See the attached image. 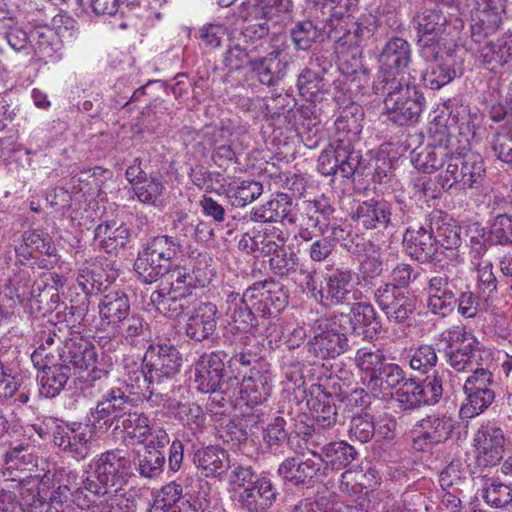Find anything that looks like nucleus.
Returning <instances> with one entry per match:
<instances>
[{
  "mask_svg": "<svg viewBox=\"0 0 512 512\" xmlns=\"http://www.w3.org/2000/svg\"><path fill=\"white\" fill-rule=\"evenodd\" d=\"M193 462L206 477L222 478L231 467L229 453L219 446H207L197 450Z\"/></svg>",
  "mask_w": 512,
  "mask_h": 512,
  "instance_id": "f704fd0d",
  "label": "nucleus"
},
{
  "mask_svg": "<svg viewBox=\"0 0 512 512\" xmlns=\"http://www.w3.org/2000/svg\"><path fill=\"white\" fill-rule=\"evenodd\" d=\"M134 196L143 204L159 207L165 201L166 187L159 177L151 176L135 184Z\"/></svg>",
  "mask_w": 512,
  "mask_h": 512,
  "instance_id": "864d4df0",
  "label": "nucleus"
},
{
  "mask_svg": "<svg viewBox=\"0 0 512 512\" xmlns=\"http://www.w3.org/2000/svg\"><path fill=\"white\" fill-rule=\"evenodd\" d=\"M348 317L353 332L357 335H363L364 339L373 340L381 332L380 317L369 303H354Z\"/></svg>",
  "mask_w": 512,
  "mask_h": 512,
  "instance_id": "473e14b6",
  "label": "nucleus"
},
{
  "mask_svg": "<svg viewBox=\"0 0 512 512\" xmlns=\"http://www.w3.org/2000/svg\"><path fill=\"white\" fill-rule=\"evenodd\" d=\"M247 300L259 317L269 318L279 314L287 305L288 296L282 285L274 280L255 282L247 289Z\"/></svg>",
  "mask_w": 512,
  "mask_h": 512,
  "instance_id": "aec40b11",
  "label": "nucleus"
},
{
  "mask_svg": "<svg viewBox=\"0 0 512 512\" xmlns=\"http://www.w3.org/2000/svg\"><path fill=\"white\" fill-rule=\"evenodd\" d=\"M169 267L168 264L154 258L144 250L139 252L134 263V270L138 278L145 284H152L159 278L164 277Z\"/></svg>",
  "mask_w": 512,
  "mask_h": 512,
  "instance_id": "5fc2aeb1",
  "label": "nucleus"
},
{
  "mask_svg": "<svg viewBox=\"0 0 512 512\" xmlns=\"http://www.w3.org/2000/svg\"><path fill=\"white\" fill-rule=\"evenodd\" d=\"M290 211V197L285 193H278L266 203L253 208L250 212V220L260 223L279 222L289 218Z\"/></svg>",
  "mask_w": 512,
  "mask_h": 512,
  "instance_id": "49530a36",
  "label": "nucleus"
},
{
  "mask_svg": "<svg viewBox=\"0 0 512 512\" xmlns=\"http://www.w3.org/2000/svg\"><path fill=\"white\" fill-rule=\"evenodd\" d=\"M352 219L367 230L388 228L392 222V207L385 201H363L356 207Z\"/></svg>",
  "mask_w": 512,
  "mask_h": 512,
  "instance_id": "7c9ffc66",
  "label": "nucleus"
},
{
  "mask_svg": "<svg viewBox=\"0 0 512 512\" xmlns=\"http://www.w3.org/2000/svg\"><path fill=\"white\" fill-rule=\"evenodd\" d=\"M386 361L380 349L373 350L367 347L358 349L355 354V363L361 372L362 383L366 385L367 379L373 377Z\"/></svg>",
  "mask_w": 512,
  "mask_h": 512,
  "instance_id": "bf43d9fd",
  "label": "nucleus"
},
{
  "mask_svg": "<svg viewBox=\"0 0 512 512\" xmlns=\"http://www.w3.org/2000/svg\"><path fill=\"white\" fill-rule=\"evenodd\" d=\"M405 252L419 262H428L433 259L437 247L433 237V226L426 229L424 226L408 227L403 236Z\"/></svg>",
  "mask_w": 512,
  "mask_h": 512,
  "instance_id": "c756f323",
  "label": "nucleus"
},
{
  "mask_svg": "<svg viewBox=\"0 0 512 512\" xmlns=\"http://www.w3.org/2000/svg\"><path fill=\"white\" fill-rule=\"evenodd\" d=\"M452 376V372L444 369L436 371L434 375L427 376L423 381L418 382L419 392L423 405H434L441 399L444 388L443 380Z\"/></svg>",
  "mask_w": 512,
  "mask_h": 512,
  "instance_id": "0e129e2a",
  "label": "nucleus"
},
{
  "mask_svg": "<svg viewBox=\"0 0 512 512\" xmlns=\"http://www.w3.org/2000/svg\"><path fill=\"white\" fill-rule=\"evenodd\" d=\"M478 61L486 69L496 72L512 59V34H504L476 51Z\"/></svg>",
  "mask_w": 512,
  "mask_h": 512,
  "instance_id": "e433bc0d",
  "label": "nucleus"
},
{
  "mask_svg": "<svg viewBox=\"0 0 512 512\" xmlns=\"http://www.w3.org/2000/svg\"><path fill=\"white\" fill-rule=\"evenodd\" d=\"M352 273L348 269L336 268L325 276L324 305L351 304L360 292L354 289Z\"/></svg>",
  "mask_w": 512,
  "mask_h": 512,
  "instance_id": "bb28decb",
  "label": "nucleus"
},
{
  "mask_svg": "<svg viewBox=\"0 0 512 512\" xmlns=\"http://www.w3.org/2000/svg\"><path fill=\"white\" fill-rule=\"evenodd\" d=\"M459 280L447 273L432 275L427 282V309L439 318L450 316L456 307Z\"/></svg>",
  "mask_w": 512,
  "mask_h": 512,
  "instance_id": "f3484780",
  "label": "nucleus"
},
{
  "mask_svg": "<svg viewBox=\"0 0 512 512\" xmlns=\"http://www.w3.org/2000/svg\"><path fill=\"white\" fill-rule=\"evenodd\" d=\"M161 284L176 293L187 296L189 299L192 298L193 290L196 289L190 276V269L182 266L173 268L170 266Z\"/></svg>",
  "mask_w": 512,
  "mask_h": 512,
  "instance_id": "680f3d73",
  "label": "nucleus"
},
{
  "mask_svg": "<svg viewBox=\"0 0 512 512\" xmlns=\"http://www.w3.org/2000/svg\"><path fill=\"white\" fill-rule=\"evenodd\" d=\"M98 315L102 326L111 329L113 337L132 343L144 335V319L131 312L129 296L122 290H113L104 294L98 303Z\"/></svg>",
  "mask_w": 512,
  "mask_h": 512,
  "instance_id": "f03ea898",
  "label": "nucleus"
},
{
  "mask_svg": "<svg viewBox=\"0 0 512 512\" xmlns=\"http://www.w3.org/2000/svg\"><path fill=\"white\" fill-rule=\"evenodd\" d=\"M143 363L151 375L156 378L157 384L164 378H172L181 367L182 357L178 349L167 343L150 345L147 349Z\"/></svg>",
  "mask_w": 512,
  "mask_h": 512,
  "instance_id": "5701e85b",
  "label": "nucleus"
},
{
  "mask_svg": "<svg viewBox=\"0 0 512 512\" xmlns=\"http://www.w3.org/2000/svg\"><path fill=\"white\" fill-rule=\"evenodd\" d=\"M450 152L447 145H427L417 148L411 153V163L415 169L426 174H432L448 164Z\"/></svg>",
  "mask_w": 512,
  "mask_h": 512,
  "instance_id": "79ce46f5",
  "label": "nucleus"
},
{
  "mask_svg": "<svg viewBox=\"0 0 512 512\" xmlns=\"http://www.w3.org/2000/svg\"><path fill=\"white\" fill-rule=\"evenodd\" d=\"M334 211L326 199L306 201L290 215L288 222L297 229L296 237L308 242L329 229Z\"/></svg>",
  "mask_w": 512,
  "mask_h": 512,
  "instance_id": "9b49d317",
  "label": "nucleus"
},
{
  "mask_svg": "<svg viewBox=\"0 0 512 512\" xmlns=\"http://www.w3.org/2000/svg\"><path fill=\"white\" fill-rule=\"evenodd\" d=\"M285 239L282 232L274 230L271 232L252 231L242 235L238 247L241 251L260 257L270 255L283 247Z\"/></svg>",
  "mask_w": 512,
  "mask_h": 512,
  "instance_id": "72a5a7b5",
  "label": "nucleus"
},
{
  "mask_svg": "<svg viewBox=\"0 0 512 512\" xmlns=\"http://www.w3.org/2000/svg\"><path fill=\"white\" fill-rule=\"evenodd\" d=\"M292 64V57L285 49H275L264 57L254 58L251 68L261 84L275 86L282 81Z\"/></svg>",
  "mask_w": 512,
  "mask_h": 512,
  "instance_id": "393cba45",
  "label": "nucleus"
},
{
  "mask_svg": "<svg viewBox=\"0 0 512 512\" xmlns=\"http://www.w3.org/2000/svg\"><path fill=\"white\" fill-rule=\"evenodd\" d=\"M28 266L14 273L4 285L5 295L10 299H16L23 303L29 301L34 295L33 280L31 278L32 267Z\"/></svg>",
  "mask_w": 512,
  "mask_h": 512,
  "instance_id": "603ef678",
  "label": "nucleus"
},
{
  "mask_svg": "<svg viewBox=\"0 0 512 512\" xmlns=\"http://www.w3.org/2000/svg\"><path fill=\"white\" fill-rule=\"evenodd\" d=\"M165 456L158 449H145L141 454L138 453L134 460V468L138 474L147 479H153L160 476L164 470Z\"/></svg>",
  "mask_w": 512,
  "mask_h": 512,
  "instance_id": "13d9d810",
  "label": "nucleus"
},
{
  "mask_svg": "<svg viewBox=\"0 0 512 512\" xmlns=\"http://www.w3.org/2000/svg\"><path fill=\"white\" fill-rule=\"evenodd\" d=\"M411 63V44L401 37L390 38L378 55L379 66L372 84V91L382 92L386 85L415 80L409 72Z\"/></svg>",
  "mask_w": 512,
  "mask_h": 512,
  "instance_id": "39448f33",
  "label": "nucleus"
},
{
  "mask_svg": "<svg viewBox=\"0 0 512 512\" xmlns=\"http://www.w3.org/2000/svg\"><path fill=\"white\" fill-rule=\"evenodd\" d=\"M129 236V229L124 224L117 225L115 221L101 223L94 230V239L106 253H113L117 248L124 247Z\"/></svg>",
  "mask_w": 512,
  "mask_h": 512,
  "instance_id": "de8ad7c7",
  "label": "nucleus"
},
{
  "mask_svg": "<svg viewBox=\"0 0 512 512\" xmlns=\"http://www.w3.org/2000/svg\"><path fill=\"white\" fill-rule=\"evenodd\" d=\"M316 424L324 429L331 428L337 421V410L332 396L321 385H313L307 398Z\"/></svg>",
  "mask_w": 512,
  "mask_h": 512,
  "instance_id": "58836bf2",
  "label": "nucleus"
},
{
  "mask_svg": "<svg viewBox=\"0 0 512 512\" xmlns=\"http://www.w3.org/2000/svg\"><path fill=\"white\" fill-rule=\"evenodd\" d=\"M46 365H34L41 370L39 378V393L45 398H54L64 389L69 377L70 367L57 359Z\"/></svg>",
  "mask_w": 512,
  "mask_h": 512,
  "instance_id": "c9c22d12",
  "label": "nucleus"
},
{
  "mask_svg": "<svg viewBox=\"0 0 512 512\" xmlns=\"http://www.w3.org/2000/svg\"><path fill=\"white\" fill-rule=\"evenodd\" d=\"M414 81L389 84L382 92H373L375 95L384 96L387 118L398 126L415 124L423 112L425 97Z\"/></svg>",
  "mask_w": 512,
  "mask_h": 512,
  "instance_id": "20e7f679",
  "label": "nucleus"
},
{
  "mask_svg": "<svg viewBox=\"0 0 512 512\" xmlns=\"http://www.w3.org/2000/svg\"><path fill=\"white\" fill-rule=\"evenodd\" d=\"M83 490V487L71 491L68 486H58L51 492L50 506L57 512H66L72 504L80 509H89L96 501L85 495Z\"/></svg>",
  "mask_w": 512,
  "mask_h": 512,
  "instance_id": "8fccbe9b",
  "label": "nucleus"
},
{
  "mask_svg": "<svg viewBox=\"0 0 512 512\" xmlns=\"http://www.w3.org/2000/svg\"><path fill=\"white\" fill-rule=\"evenodd\" d=\"M271 254L269 267L275 275L291 278L297 275L300 259L292 250H286L283 246Z\"/></svg>",
  "mask_w": 512,
  "mask_h": 512,
  "instance_id": "e2e57ef3",
  "label": "nucleus"
},
{
  "mask_svg": "<svg viewBox=\"0 0 512 512\" xmlns=\"http://www.w3.org/2000/svg\"><path fill=\"white\" fill-rule=\"evenodd\" d=\"M98 428L93 423H73L58 430L53 441L62 452L77 461L86 459L97 441Z\"/></svg>",
  "mask_w": 512,
  "mask_h": 512,
  "instance_id": "dca6fc26",
  "label": "nucleus"
},
{
  "mask_svg": "<svg viewBox=\"0 0 512 512\" xmlns=\"http://www.w3.org/2000/svg\"><path fill=\"white\" fill-rule=\"evenodd\" d=\"M296 455L285 459L278 468L279 476L293 485H308L317 477L320 472V462L317 458L307 457V454L302 452L300 445L295 448Z\"/></svg>",
  "mask_w": 512,
  "mask_h": 512,
  "instance_id": "b1692460",
  "label": "nucleus"
},
{
  "mask_svg": "<svg viewBox=\"0 0 512 512\" xmlns=\"http://www.w3.org/2000/svg\"><path fill=\"white\" fill-rule=\"evenodd\" d=\"M468 7L469 0H441L434 8L424 9L413 19L417 37H440L448 24L456 30L462 29V16Z\"/></svg>",
  "mask_w": 512,
  "mask_h": 512,
  "instance_id": "0eeeda50",
  "label": "nucleus"
},
{
  "mask_svg": "<svg viewBox=\"0 0 512 512\" xmlns=\"http://www.w3.org/2000/svg\"><path fill=\"white\" fill-rule=\"evenodd\" d=\"M97 359L95 347L81 337L65 340L58 350V361L70 368L87 370L92 367Z\"/></svg>",
  "mask_w": 512,
  "mask_h": 512,
  "instance_id": "c85d7f7f",
  "label": "nucleus"
},
{
  "mask_svg": "<svg viewBox=\"0 0 512 512\" xmlns=\"http://www.w3.org/2000/svg\"><path fill=\"white\" fill-rule=\"evenodd\" d=\"M356 143H335L338 175L342 178L352 177L358 169L362 155L355 149Z\"/></svg>",
  "mask_w": 512,
  "mask_h": 512,
  "instance_id": "4d7b16f0",
  "label": "nucleus"
},
{
  "mask_svg": "<svg viewBox=\"0 0 512 512\" xmlns=\"http://www.w3.org/2000/svg\"><path fill=\"white\" fill-rule=\"evenodd\" d=\"M90 472L82 475L83 489L96 498L120 492L132 475L131 461L117 450H109L92 458Z\"/></svg>",
  "mask_w": 512,
  "mask_h": 512,
  "instance_id": "f257e3e1",
  "label": "nucleus"
},
{
  "mask_svg": "<svg viewBox=\"0 0 512 512\" xmlns=\"http://www.w3.org/2000/svg\"><path fill=\"white\" fill-rule=\"evenodd\" d=\"M448 365L457 372H471L484 368L491 353L465 326L453 325L440 334Z\"/></svg>",
  "mask_w": 512,
  "mask_h": 512,
  "instance_id": "7ed1b4c3",
  "label": "nucleus"
},
{
  "mask_svg": "<svg viewBox=\"0 0 512 512\" xmlns=\"http://www.w3.org/2000/svg\"><path fill=\"white\" fill-rule=\"evenodd\" d=\"M150 303L164 316L177 318L189 306L190 299L161 284L158 290L151 293Z\"/></svg>",
  "mask_w": 512,
  "mask_h": 512,
  "instance_id": "a18cd8bd",
  "label": "nucleus"
},
{
  "mask_svg": "<svg viewBox=\"0 0 512 512\" xmlns=\"http://www.w3.org/2000/svg\"><path fill=\"white\" fill-rule=\"evenodd\" d=\"M336 318H319L312 325L313 336L306 343L311 356L321 360L334 359L348 349V338L336 328Z\"/></svg>",
  "mask_w": 512,
  "mask_h": 512,
  "instance_id": "f8f14e48",
  "label": "nucleus"
},
{
  "mask_svg": "<svg viewBox=\"0 0 512 512\" xmlns=\"http://www.w3.org/2000/svg\"><path fill=\"white\" fill-rule=\"evenodd\" d=\"M375 27L356 21L343 23V28L335 26L327 31L328 37L342 46H359L362 41L369 39L374 34Z\"/></svg>",
  "mask_w": 512,
  "mask_h": 512,
  "instance_id": "09e8293b",
  "label": "nucleus"
},
{
  "mask_svg": "<svg viewBox=\"0 0 512 512\" xmlns=\"http://www.w3.org/2000/svg\"><path fill=\"white\" fill-rule=\"evenodd\" d=\"M307 7L313 15L325 23L327 31L335 26L343 28L348 18L357 8L359 0H307Z\"/></svg>",
  "mask_w": 512,
  "mask_h": 512,
  "instance_id": "a878e982",
  "label": "nucleus"
},
{
  "mask_svg": "<svg viewBox=\"0 0 512 512\" xmlns=\"http://www.w3.org/2000/svg\"><path fill=\"white\" fill-rule=\"evenodd\" d=\"M274 375L269 364H260L250 368L242 381L237 376L229 377L223 387L224 397L228 401H241L248 406L265 403L272 392Z\"/></svg>",
  "mask_w": 512,
  "mask_h": 512,
  "instance_id": "423d86ee",
  "label": "nucleus"
},
{
  "mask_svg": "<svg viewBox=\"0 0 512 512\" xmlns=\"http://www.w3.org/2000/svg\"><path fill=\"white\" fill-rule=\"evenodd\" d=\"M440 178L444 190H449L454 185L464 189H478L485 178L484 161L480 155L476 154L464 156L453 154Z\"/></svg>",
  "mask_w": 512,
  "mask_h": 512,
  "instance_id": "ddd939ff",
  "label": "nucleus"
},
{
  "mask_svg": "<svg viewBox=\"0 0 512 512\" xmlns=\"http://www.w3.org/2000/svg\"><path fill=\"white\" fill-rule=\"evenodd\" d=\"M430 226H433V237L435 244L447 250L458 249L461 244V228L451 219H432Z\"/></svg>",
  "mask_w": 512,
  "mask_h": 512,
  "instance_id": "6e6d98bb",
  "label": "nucleus"
},
{
  "mask_svg": "<svg viewBox=\"0 0 512 512\" xmlns=\"http://www.w3.org/2000/svg\"><path fill=\"white\" fill-rule=\"evenodd\" d=\"M99 504L93 503L92 512H136V501L133 497H125L119 492L101 496Z\"/></svg>",
  "mask_w": 512,
  "mask_h": 512,
  "instance_id": "338daca9",
  "label": "nucleus"
},
{
  "mask_svg": "<svg viewBox=\"0 0 512 512\" xmlns=\"http://www.w3.org/2000/svg\"><path fill=\"white\" fill-rule=\"evenodd\" d=\"M130 406H133L132 400L122 388H110L96 405L90 408L87 418L100 431L106 432L111 427L120 429L119 423L128 413Z\"/></svg>",
  "mask_w": 512,
  "mask_h": 512,
  "instance_id": "4468645a",
  "label": "nucleus"
},
{
  "mask_svg": "<svg viewBox=\"0 0 512 512\" xmlns=\"http://www.w3.org/2000/svg\"><path fill=\"white\" fill-rule=\"evenodd\" d=\"M217 327V307L211 302L200 303L186 322V335L195 341L209 339Z\"/></svg>",
  "mask_w": 512,
  "mask_h": 512,
  "instance_id": "2f4dec72",
  "label": "nucleus"
},
{
  "mask_svg": "<svg viewBox=\"0 0 512 512\" xmlns=\"http://www.w3.org/2000/svg\"><path fill=\"white\" fill-rule=\"evenodd\" d=\"M506 437L495 420H482L474 435L473 446L478 466L494 467L500 463L505 451Z\"/></svg>",
  "mask_w": 512,
  "mask_h": 512,
  "instance_id": "2eb2a0df",
  "label": "nucleus"
},
{
  "mask_svg": "<svg viewBox=\"0 0 512 512\" xmlns=\"http://www.w3.org/2000/svg\"><path fill=\"white\" fill-rule=\"evenodd\" d=\"M505 0H479L472 13L471 39L481 44L487 37L496 33L502 23Z\"/></svg>",
  "mask_w": 512,
  "mask_h": 512,
  "instance_id": "4be33fe9",
  "label": "nucleus"
},
{
  "mask_svg": "<svg viewBox=\"0 0 512 512\" xmlns=\"http://www.w3.org/2000/svg\"><path fill=\"white\" fill-rule=\"evenodd\" d=\"M494 385L493 373L487 368L476 369L468 375L462 386L464 400L459 409L460 419H472L484 413L495 400Z\"/></svg>",
  "mask_w": 512,
  "mask_h": 512,
  "instance_id": "1a4fd4ad",
  "label": "nucleus"
},
{
  "mask_svg": "<svg viewBox=\"0 0 512 512\" xmlns=\"http://www.w3.org/2000/svg\"><path fill=\"white\" fill-rule=\"evenodd\" d=\"M14 251L17 261L22 265L37 264L47 269L57 262L53 240L41 229L25 230L17 240H14Z\"/></svg>",
  "mask_w": 512,
  "mask_h": 512,
  "instance_id": "9d476101",
  "label": "nucleus"
},
{
  "mask_svg": "<svg viewBox=\"0 0 512 512\" xmlns=\"http://www.w3.org/2000/svg\"><path fill=\"white\" fill-rule=\"evenodd\" d=\"M232 206L244 207L263 194V185L258 181H234L225 190Z\"/></svg>",
  "mask_w": 512,
  "mask_h": 512,
  "instance_id": "3c124183",
  "label": "nucleus"
},
{
  "mask_svg": "<svg viewBox=\"0 0 512 512\" xmlns=\"http://www.w3.org/2000/svg\"><path fill=\"white\" fill-rule=\"evenodd\" d=\"M278 492L272 481L261 477L238 495L239 506L247 512H266L276 502Z\"/></svg>",
  "mask_w": 512,
  "mask_h": 512,
  "instance_id": "cd10ccee",
  "label": "nucleus"
},
{
  "mask_svg": "<svg viewBox=\"0 0 512 512\" xmlns=\"http://www.w3.org/2000/svg\"><path fill=\"white\" fill-rule=\"evenodd\" d=\"M247 24L243 27L245 41H256L266 37L270 23L278 24L289 18L291 0H249Z\"/></svg>",
  "mask_w": 512,
  "mask_h": 512,
  "instance_id": "6e6552de",
  "label": "nucleus"
},
{
  "mask_svg": "<svg viewBox=\"0 0 512 512\" xmlns=\"http://www.w3.org/2000/svg\"><path fill=\"white\" fill-rule=\"evenodd\" d=\"M114 278V273L105 271L101 260H90L79 268L77 283L85 294H93L106 288Z\"/></svg>",
  "mask_w": 512,
  "mask_h": 512,
  "instance_id": "37998d69",
  "label": "nucleus"
},
{
  "mask_svg": "<svg viewBox=\"0 0 512 512\" xmlns=\"http://www.w3.org/2000/svg\"><path fill=\"white\" fill-rule=\"evenodd\" d=\"M310 454L317 458L320 462V468L325 464V468H331L332 470H342L350 465L357 457L356 449L347 443L346 441H336L326 444L322 448L321 453H316L310 450Z\"/></svg>",
  "mask_w": 512,
  "mask_h": 512,
  "instance_id": "a19ab883",
  "label": "nucleus"
},
{
  "mask_svg": "<svg viewBox=\"0 0 512 512\" xmlns=\"http://www.w3.org/2000/svg\"><path fill=\"white\" fill-rule=\"evenodd\" d=\"M404 380V371L397 364L386 361L373 377L367 379L365 386L375 396L387 398L394 394V390H397Z\"/></svg>",
  "mask_w": 512,
  "mask_h": 512,
  "instance_id": "4c0bfd02",
  "label": "nucleus"
},
{
  "mask_svg": "<svg viewBox=\"0 0 512 512\" xmlns=\"http://www.w3.org/2000/svg\"><path fill=\"white\" fill-rule=\"evenodd\" d=\"M120 428H123L128 435L135 438L139 443L145 442L146 433H148L150 421L143 413L132 411V406L128 413L120 421Z\"/></svg>",
  "mask_w": 512,
  "mask_h": 512,
  "instance_id": "69168bd1",
  "label": "nucleus"
},
{
  "mask_svg": "<svg viewBox=\"0 0 512 512\" xmlns=\"http://www.w3.org/2000/svg\"><path fill=\"white\" fill-rule=\"evenodd\" d=\"M487 241L492 245L512 244V216H496L490 225Z\"/></svg>",
  "mask_w": 512,
  "mask_h": 512,
  "instance_id": "774afa93",
  "label": "nucleus"
},
{
  "mask_svg": "<svg viewBox=\"0 0 512 512\" xmlns=\"http://www.w3.org/2000/svg\"><path fill=\"white\" fill-rule=\"evenodd\" d=\"M226 358L223 352H211L201 356L195 366V384L196 389L202 393H215L219 392L224 397L223 387L226 384L224 381Z\"/></svg>",
  "mask_w": 512,
  "mask_h": 512,
  "instance_id": "412c9836",
  "label": "nucleus"
},
{
  "mask_svg": "<svg viewBox=\"0 0 512 512\" xmlns=\"http://www.w3.org/2000/svg\"><path fill=\"white\" fill-rule=\"evenodd\" d=\"M226 315L235 323L243 325V328L258 326V313L252 307V302L247 300V290L239 293L229 292L225 301Z\"/></svg>",
  "mask_w": 512,
  "mask_h": 512,
  "instance_id": "c03bdc74",
  "label": "nucleus"
},
{
  "mask_svg": "<svg viewBox=\"0 0 512 512\" xmlns=\"http://www.w3.org/2000/svg\"><path fill=\"white\" fill-rule=\"evenodd\" d=\"M179 247L177 239L168 235H159L149 239L143 250L171 266V260L177 256Z\"/></svg>",
  "mask_w": 512,
  "mask_h": 512,
  "instance_id": "052dcab7",
  "label": "nucleus"
},
{
  "mask_svg": "<svg viewBox=\"0 0 512 512\" xmlns=\"http://www.w3.org/2000/svg\"><path fill=\"white\" fill-rule=\"evenodd\" d=\"M363 112L360 106H346L335 120V143H358L362 131Z\"/></svg>",
  "mask_w": 512,
  "mask_h": 512,
  "instance_id": "ea45409f",
  "label": "nucleus"
},
{
  "mask_svg": "<svg viewBox=\"0 0 512 512\" xmlns=\"http://www.w3.org/2000/svg\"><path fill=\"white\" fill-rule=\"evenodd\" d=\"M374 301L387 319L395 323H408L416 309L415 297L392 285H380L374 291Z\"/></svg>",
  "mask_w": 512,
  "mask_h": 512,
  "instance_id": "6ab92c4d",
  "label": "nucleus"
},
{
  "mask_svg": "<svg viewBox=\"0 0 512 512\" xmlns=\"http://www.w3.org/2000/svg\"><path fill=\"white\" fill-rule=\"evenodd\" d=\"M455 428V421L445 414H431L416 422L412 430V447L429 451L446 442Z\"/></svg>",
  "mask_w": 512,
  "mask_h": 512,
  "instance_id": "a211bd4d",
  "label": "nucleus"
}]
</instances>
